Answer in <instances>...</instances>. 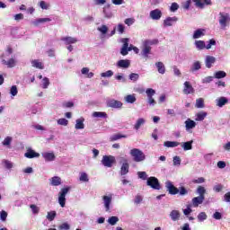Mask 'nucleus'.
I'll use <instances>...</instances> for the list:
<instances>
[{
  "label": "nucleus",
  "instance_id": "ddd939ff",
  "mask_svg": "<svg viewBox=\"0 0 230 230\" xmlns=\"http://www.w3.org/2000/svg\"><path fill=\"white\" fill-rule=\"evenodd\" d=\"M129 165H128V160L123 159L122 160V165L120 168V175H127L128 173Z\"/></svg>",
  "mask_w": 230,
  "mask_h": 230
},
{
  "label": "nucleus",
  "instance_id": "5fc2aeb1",
  "mask_svg": "<svg viewBox=\"0 0 230 230\" xmlns=\"http://www.w3.org/2000/svg\"><path fill=\"white\" fill-rule=\"evenodd\" d=\"M129 80H132L133 82H137V80H139V74L131 73L129 75Z\"/></svg>",
  "mask_w": 230,
  "mask_h": 230
},
{
  "label": "nucleus",
  "instance_id": "72a5a7b5",
  "mask_svg": "<svg viewBox=\"0 0 230 230\" xmlns=\"http://www.w3.org/2000/svg\"><path fill=\"white\" fill-rule=\"evenodd\" d=\"M195 46L197 49L202 50L206 49V42H204V40H196Z\"/></svg>",
  "mask_w": 230,
  "mask_h": 230
},
{
  "label": "nucleus",
  "instance_id": "680f3d73",
  "mask_svg": "<svg viewBox=\"0 0 230 230\" xmlns=\"http://www.w3.org/2000/svg\"><path fill=\"white\" fill-rule=\"evenodd\" d=\"M30 208L34 215H38L39 211H40V209L39 208V207H37V205L32 204L30 206Z\"/></svg>",
  "mask_w": 230,
  "mask_h": 230
},
{
  "label": "nucleus",
  "instance_id": "58836bf2",
  "mask_svg": "<svg viewBox=\"0 0 230 230\" xmlns=\"http://www.w3.org/2000/svg\"><path fill=\"white\" fill-rule=\"evenodd\" d=\"M93 118H105V119L108 118L107 113L104 111H94L93 113Z\"/></svg>",
  "mask_w": 230,
  "mask_h": 230
},
{
  "label": "nucleus",
  "instance_id": "3c124183",
  "mask_svg": "<svg viewBox=\"0 0 230 230\" xmlns=\"http://www.w3.org/2000/svg\"><path fill=\"white\" fill-rule=\"evenodd\" d=\"M79 181H81L82 182H89V176H87V173L82 172Z\"/></svg>",
  "mask_w": 230,
  "mask_h": 230
},
{
  "label": "nucleus",
  "instance_id": "de8ad7c7",
  "mask_svg": "<svg viewBox=\"0 0 230 230\" xmlns=\"http://www.w3.org/2000/svg\"><path fill=\"white\" fill-rule=\"evenodd\" d=\"M114 72H112V70H108L106 72H103L101 74V76H102V78H111V76H113Z\"/></svg>",
  "mask_w": 230,
  "mask_h": 230
},
{
  "label": "nucleus",
  "instance_id": "338daca9",
  "mask_svg": "<svg viewBox=\"0 0 230 230\" xmlns=\"http://www.w3.org/2000/svg\"><path fill=\"white\" fill-rule=\"evenodd\" d=\"M170 10L172 12H177V10H179V4L177 3H172L171 7H170Z\"/></svg>",
  "mask_w": 230,
  "mask_h": 230
},
{
  "label": "nucleus",
  "instance_id": "8fccbe9b",
  "mask_svg": "<svg viewBox=\"0 0 230 230\" xmlns=\"http://www.w3.org/2000/svg\"><path fill=\"white\" fill-rule=\"evenodd\" d=\"M144 42L149 45V47L155 46L156 44H159V40H146Z\"/></svg>",
  "mask_w": 230,
  "mask_h": 230
},
{
  "label": "nucleus",
  "instance_id": "4d7b16f0",
  "mask_svg": "<svg viewBox=\"0 0 230 230\" xmlns=\"http://www.w3.org/2000/svg\"><path fill=\"white\" fill-rule=\"evenodd\" d=\"M4 146H10L12 145V137H7L3 141Z\"/></svg>",
  "mask_w": 230,
  "mask_h": 230
},
{
  "label": "nucleus",
  "instance_id": "774afa93",
  "mask_svg": "<svg viewBox=\"0 0 230 230\" xmlns=\"http://www.w3.org/2000/svg\"><path fill=\"white\" fill-rule=\"evenodd\" d=\"M137 175L139 179H143V181H146V172H138Z\"/></svg>",
  "mask_w": 230,
  "mask_h": 230
},
{
  "label": "nucleus",
  "instance_id": "a878e982",
  "mask_svg": "<svg viewBox=\"0 0 230 230\" xmlns=\"http://www.w3.org/2000/svg\"><path fill=\"white\" fill-rule=\"evenodd\" d=\"M49 181L51 186H60V184H62V178L54 176L49 180Z\"/></svg>",
  "mask_w": 230,
  "mask_h": 230
},
{
  "label": "nucleus",
  "instance_id": "6e6552de",
  "mask_svg": "<svg viewBox=\"0 0 230 230\" xmlns=\"http://www.w3.org/2000/svg\"><path fill=\"white\" fill-rule=\"evenodd\" d=\"M146 94L147 95V103H149V105H155V100L154 99L155 90L148 88L146 91Z\"/></svg>",
  "mask_w": 230,
  "mask_h": 230
},
{
  "label": "nucleus",
  "instance_id": "9d476101",
  "mask_svg": "<svg viewBox=\"0 0 230 230\" xmlns=\"http://www.w3.org/2000/svg\"><path fill=\"white\" fill-rule=\"evenodd\" d=\"M107 107H110L111 109H121L123 107V102L112 99L107 102Z\"/></svg>",
  "mask_w": 230,
  "mask_h": 230
},
{
  "label": "nucleus",
  "instance_id": "dca6fc26",
  "mask_svg": "<svg viewBox=\"0 0 230 230\" xmlns=\"http://www.w3.org/2000/svg\"><path fill=\"white\" fill-rule=\"evenodd\" d=\"M102 200L104 202L106 211H109V209H111V203L112 202V195L103 196Z\"/></svg>",
  "mask_w": 230,
  "mask_h": 230
},
{
  "label": "nucleus",
  "instance_id": "4c0bfd02",
  "mask_svg": "<svg viewBox=\"0 0 230 230\" xmlns=\"http://www.w3.org/2000/svg\"><path fill=\"white\" fill-rule=\"evenodd\" d=\"M84 119H76V123H75V128L76 130H82L83 128H85V126L84 125Z\"/></svg>",
  "mask_w": 230,
  "mask_h": 230
},
{
  "label": "nucleus",
  "instance_id": "393cba45",
  "mask_svg": "<svg viewBox=\"0 0 230 230\" xmlns=\"http://www.w3.org/2000/svg\"><path fill=\"white\" fill-rule=\"evenodd\" d=\"M195 127H197V123L194 120H192L191 119H188L185 121L186 130H191V128H195Z\"/></svg>",
  "mask_w": 230,
  "mask_h": 230
},
{
  "label": "nucleus",
  "instance_id": "412c9836",
  "mask_svg": "<svg viewBox=\"0 0 230 230\" xmlns=\"http://www.w3.org/2000/svg\"><path fill=\"white\" fill-rule=\"evenodd\" d=\"M2 64H4V66H6L9 68H12V67H15L17 61H15L14 58H10L8 60L2 59Z\"/></svg>",
  "mask_w": 230,
  "mask_h": 230
},
{
  "label": "nucleus",
  "instance_id": "69168bd1",
  "mask_svg": "<svg viewBox=\"0 0 230 230\" xmlns=\"http://www.w3.org/2000/svg\"><path fill=\"white\" fill-rule=\"evenodd\" d=\"M222 190H224V185H222V184H217V185L214 186V191H216V193H220V191H222Z\"/></svg>",
  "mask_w": 230,
  "mask_h": 230
},
{
  "label": "nucleus",
  "instance_id": "20e7f679",
  "mask_svg": "<svg viewBox=\"0 0 230 230\" xmlns=\"http://www.w3.org/2000/svg\"><path fill=\"white\" fill-rule=\"evenodd\" d=\"M71 187H65L61 189L58 196V203L61 208H66V196L69 193Z\"/></svg>",
  "mask_w": 230,
  "mask_h": 230
},
{
  "label": "nucleus",
  "instance_id": "a211bd4d",
  "mask_svg": "<svg viewBox=\"0 0 230 230\" xmlns=\"http://www.w3.org/2000/svg\"><path fill=\"white\" fill-rule=\"evenodd\" d=\"M169 217L172 222H177V220L181 219V212L179 210H172L169 214Z\"/></svg>",
  "mask_w": 230,
  "mask_h": 230
},
{
  "label": "nucleus",
  "instance_id": "052dcab7",
  "mask_svg": "<svg viewBox=\"0 0 230 230\" xmlns=\"http://www.w3.org/2000/svg\"><path fill=\"white\" fill-rule=\"evenodd\" d=\"M211 46H217V41L215 40H209L208 44L205 48L206 49H211Z\"/></svg>",
  "mask_w": 230,
  "mask_h": 230
},
{
  "label": "nucleus",
  "instance_id": "423d86ee",
  "mask_svg": "<svg viewBox=\"0 0 230 230\" xmlns=\"http://www.w3.org/2000/svg\"><path fill=\"white\" fill-rule=\"evenodd\" d=\"M115 163H116V157H114L112 155H103L102 156V164L106 168H112V164H114Z\"/></svg>",
  "mask_w": 230,
  "mask_h": 230
},
{
  "label": "nucleus",
  "instance_id": "e2e57ef3",
  "mask_svg": "<svg viewBox=\"0 0 230 230\" xmlns=\"http://www.w3.org/2000/svg\"><path fill=\"white\" fill-rule=\"evenodd\" d=\"M7 217H8V213H7L6 211L2 210V211L0 212V218H1V220H2L3 222L6 221Z\"/></svg>",
  "mask_w": 230,
  "mask_h": 230
},
{
  "label": "nucleus",
  "instance_id": "cd10ccee",
  "mask_svg": "<svg viewBox=\"0 0 230 230\" xmlns=\"http://www.w3.org/2000/svg\"><path fill=\"white\" fill-rule=\"evenodd\" d=\"M208 116V112L206 111H199L196 114V121H204L206 119V117Z\"/></svg>",
  "mask_w": 230,
  "mask_h": 230
},
{
  "label": "nucleus",
  "instance_id": "c756f323",
  "mask_svg": "<svg viewBox=\"0 0 230 230\" xmlns=\"http://www.w3.org/2000/svg\"><path fill=\"white\" fill-rule=\"evenodd\" d=\"M206 30L204 29H198L193 33V39H200V37H204Z\"/></svg>",
  "mask_w": 230,
  "mask_h": 230
},
{
  "label": "nucleus",
  "instance_id": "f3484780",
  "mask_svg": "<svg viewBox=\"0 0 230 230\" xmlns=\"http://www.w3.org/2000/svg\"><path fill=\"white\" fill-rule=\"evenodd\" d=\"M117 66L122 69H128L130 67V60L128 59H120L117 62Z\"/></svg>",
  "mask_w": 230,
  "mask_h": 230
},
{
  "label": "nucleus",
  "instance_id": "4468645a",
  "mask_svg": "<svg viewBox=\"0 0 230 230\" xmlns=\"http://www.w3.org/2000/svg\"><path fill=\"white\" fill-rule=\"evenodd\" d=\"M150 17L153 21H159L163 17V13L159 9H155L150 12Z\"/></svg>",
  "mask_w": 230,
  "mask_h": 230
},
{
  "label": "nucleus",
  "instance_id": "0eeeda50",
  "mask_svg": "<svg viewBox=\"0 0 230 230\" xmlns=\"http://www.w3.org/2000/svg\"><path fill=\"white\" fill-rule=\"evenodd\" d=\"M230 22V15L229 13H219V24L221 28H226L227 24Z\"/></svg>",
  "mask_w": 230,
  "mask_h": 230
},
{
  "label": "nucleus",
  "instance_id": "4be33fe9",
  "mask_svg": "<svg viewBox=\"0 0 230 230\" xmlns=\"http://www.w3.org/2000/svg\"><path fill=\"white\" fill-rule=\"evenodd\" d=\"M177 21H179V18H177L176 16L168 17L164 20V26H173V22H177Z\"/></svg>",
  "mask_w": 230,
  "mask_h": 230
},
{
  "label": "nucleus",
  "instance_id": "f704fd0d",
  "mask_svg": "<svg viewBox=\"0 0 230 230\" xmlns=\"http://www.w3.org/2000/svg\"><path fill=\"white\" fill-rule=\"evenodd\" d=\"M136 94H128L125 97L127 103H136Z\"/></svg>",
  "mask_w": 230,
  "mask_h": 230
},
{
  "label": "nucleus",
  "instance_id": "37998d69",
  "mask_svg": "<svg viewBox=\"0 0 230 230\" xmlns=\"http://www.w3.org/2000/svg\"><path fill=\"white\" fill-rule=\"evenodd\" d=\"M202 67V66L200 65V61H196L193 63L192 67L190 68V71L195 72V71H199V69H200Z\"/></svg>",
  "mask_w": 230,
  "mask_h": 230
},
{
  "label": "nucleus",
  "instance_id": "f03ea898",
  "mask_svg": "<svg viewBox=\"0 0 230 230\" xmlns=\"http://www.w3.org/2000/svg\"><path fill=\"white\" fill-rule=\"evenodd\" d=\"M122 42V48L120 49V55L123 57H127L128 55V51H134L135 53H139V49L137 47H134V45H129L128 42H130V40L128 38H124L121 40Z\"/></svg>",
  "mask_w": 230,
  "mask_h": 230
},
{
  "label": "nucleus",
  "instance_id": "0e129e2a",
  "mask_svg": "<svg viewBox=\"0 0 230 230\" xmlns=\"http://www.w3.org/2000/svg\"><path fill=\"white\" fill-rule=\"evenodd\" d=\"M172 161H173L174 166H181V157L180 156H174Z\"/></svg>",
  "mask_w": 230,
  "mask_h": 230
},
{
  "label": "nucleus",
  "instance_id": "a19ab883",
  "mask_svg": "<svg viewBox=\"0 0 230 230\" xmlns=\"http://www.w3.org/2000/svg\"><path fill=\"white\" fill-rule=\"evenodd\" d=\"M118 222H119V218L116 216H112L108 219V223L111 226H116V224H118Z\"/></svg>",
  "mask_w": 230,
  "mask_h": 230
},
{
  "label": "nucleus",
  "instance_id": "1a4fd4ad",
  "mask_svg": "<svg viewBox=\"0 0 230 230\" xmlns=\"http://www.w3.org/2000/svg\"><path fill=\"white\" fill-rule=\"evenodd\" d=\"M192 3H194L196 8H200L201 10L204 9V7L207 5L213 4V2L211 0H192Z\"/></svg>",
  "mask_w": 230,
  "mask_h": 230
},
{
  "label": "nucleus",
  "instance_id": "6ab92c4d",
  "mask_svg": "<svg viewBox=\"0 0 230 230\" xmlns=\"http://www.w3.org/2000/svg\"><path fill=\"white\" fill-rule=\"evenodd\" d=\"M61 40L65 42L66 46H69V44H76V42H78V40L76 38H73L70 36L63 37L61 38Z\"/></svg>",
  "mask_w": 230,
  "mask_h": 230
},
{
  "label": "nucleus",
  "instance_id": "a18cd8bd",
  "mask_svg": "<svg viewBox=\"0 0 230 230\" xmlns=\"http://www.w3.org/2000/svg\"><path fill=\"white\" fill-rule=\"evenodd\" d=\"M57 217V211H50L47 214V218L49 220V222H53Z\"/></svg>",
  "mask_w": 230,
  "mask_h": 230
},
{
  "label": "nucleus",
  "instance_id": "7c9ffc66",
  "mask_svg": "<svg viewBox=\"0 0 230 230\" xmlns=\"http://www.w3.org/2000/svg\"><path fill=\"white\" fill-rule=\"evenodd\" d=\"M32 67H36V69H44V65L38 59H34L31 61Z\"/></svg>",
  "mask_w": 230,
  "mask_h": 230
},
{
  "label": "nucleus",
  "instance_id": "bf43d9fd",
  "mask_svg": "<svg viewBox=\"0 0 230 230\" xmlns=\"http://www.w3.org/2000/svg\"><path fill=\"white\" fill-rule=\"evenodd\" d=\"M18 93L19 91L17 90V85H13L10 89V94H12V96H17Z\"/></svg>",
  "mask_w": 230,
  "mask_h": 230
},
{
  "label": "nucleus",
  "instance_id": "864d4df0",
  "mask_svg": "<svg viewBox=\"0 0 230 230\" xmlns=\"http://www.w3.org/2000/svg\"><path fill=\"white\" fill-rule=\"evenodd\" d=\"M98 31H101L102 35H105L109 31V27H107V25H102L98 28Z\"/></svg>",
  "mask_w": 230,
  "mask_h": 230
},
{
  "label": "nucleus",
  "instance_id": "f257e3e1",
  "mask_svg": "<svg viewBox=\"0 0 230 230\" xmlns=\"http://www.w3.org/2000/svg\"><path fill=\"white\" fill-rule=\"evenodd\" d=\"M165 188L169 193V195H177L178 193L184 197L188 195V190L184 186H181L179 189L173 185V183L170 181L165 182Z\"/></svg>",
  "mask_w": 230,
  "mask_h": 230
},
{
  "label": "nucleus",
  "instance_id": "49530a36",
  "mask_svg": "<svg viewBox=\"0 0 230 230\" xmlns=\"http://www.w3.org/2000/svg\"><path fill=\"white\" fill-rule=\"evenodd\" d=\"M198 220L199 222H204V220H208V215L206 214V212H200L198 215Z\"/></svg>",
  "mask_w": 230,
  "mask_h": 230
},
{
  "label": "nucleus",
  "instance_id": "473e14b6",
  "mask_svg": "<svg viewBox=\"0 0 230 230\" xmlns=\"http://www.w3.org/2000/svg\"><path fill=\"white\" fill-rule=\"evenodd\" d=\"M193 140L188 141V142H184L181 145V148H183V150L188 151V150H191V148H193Z\"/></svg>",
  "mask_w": 230,
  "mask_h": 230
},
{
  "label": "nucleus",
  "instance_id": "c03bdc74",
  "mask_svg": "<svg viewBox=\"0 0 230 230\" xmlns=\"http://www.w3.org/2000/svg\"><path fill=\"white\" fill-rule=\"evenodd\" d=\"M227 76V74L225 71H217L215 73V78H217L220 80V78H226Z\"/></svg>",
  "mask_w": 230,
  "mask_h": 230
},
{
  "label": "nucleus",
  "instance_id": "6e6d98bb",
  "mask_svg": "<svg viewBox=\"0 0 230 230\" xmlns=\"http://www.w3.org/2000/svg\"><path fill=\"white\" fill-rule=\"evenodd\" d=\"M68 123H69V120L66 119H59L58 120V125H63V127H67Z\"/></svg>",
  "mask_w": 230,
  "mask_h": 230
},
{
  "label": "nucleus",
  "instance_id": "bb28decb",
  "mask_svg": "<svg viewBox=\"0 0 230 230\" xmlns=\"http://www.w3.org/2000/svg\"><path fill=\"white\" fill-rule=\"evenodd\" d=\"M229 103V100L226 97H219L217 99V106L224 107V105Z\"/></svg>",
  "mask_w": 230,
  "mask_h": 230
},
{
  "label": "nucleus",
  "instance_id": "2eb2a0df",
  "mask_svg": "<svg viewBox=\"0 0 230 230\" xmlns=\"http://www.w3.org/2000/svg\"><path fill=\"white\" fill-rule=\"evenodd\" d=\"M24 157H27V159H35V157H40V154L35 152L33 149H28L24 154Z\"/></svg>",
  "mask_w": 230,
  "mask_h": 230
},
{
  "label": "nucleus",
  "instance_id": "5701e85b",
  "mask_svg": "<svg viewBox=\"0 0 230 230\" xmlns=\"http://www.w3.org/2000/svg\"><path fill=\"white\" fill-rule=\"evenodd\" d=\"M155 66L157 68L158 73L160 75H164L166 73V66H164V64L161 61L155 63Z\"/></svg>",
  "mask_w": 230,
  "mask_h": 230
},
{
  "label": "nucleus",
  "instance_id": "e433bc0d",
  "mask_svg": "<svg viewBox=\"0 0 230 230\" xmlns=\"http://www.w3.org/2000/svg\"><path fill=\"white\" fill-rule=\"evenodd\" d=\"M144 123H146L145 119H143V118L138 119L137 120L135 126H134L135 130H139V128H141V126H142Z\"/></svg>",
  "mask_w": 230,
  "mask_h": 230
},
{
  "label": "nucleus",
  "instance_id": "39448f33",
  "mask_svg": "<svg viewBox=\"0 0 230 230\" xmlns=\"http://www.w3.org/2000/svg\"><path fill=\"white\" fill-rule=\"evenodd\" d=\"M146 184L153 190H161V183L159 182V180L155 176L147 178Z\"/></svg>",
  "mask_w": 230,
  "mask_h": 230
},
{
  "label": "nucleus",
  "instance_id": "603ef678",
  "mask_svg": "<svg viewBox=\"0 0 230 230\" xmlns=\"http://www.w3.org/2000/svg\"><path fill=\"white\" fill-rule=\"evenodd\" d=\"M48 87H49V78L44 77L42 80V88L48 89Z\"/></svg>",
  "mask_w": 230,
  "mask_h": 230
},
{
  "label": "nucleus",
  "instance_id": "b1692460",
  "mask_svg": "<svg viewBox=\"0 0 230 230\" xmlns=\"http://www.w3.org/2000/svg\"><path fill=\"white\" fill-rule=\"evenodd\" d=\"M216 58L213 56H208L206 58V67H208V69H211L213 64H215L216 62Z\"/></svg>",
  "mask_w": 230,
  "mask_h": 230
},
{
  "label": "nucleus",
  "instance_id": "2f4dec72",
  "mask_svg": "<svg viewBox=\"0 0 230 230\" xmlns=\"http://www.w3.org/2000/svg\"><path fill=\"white\" fill-rule=\"evenodd\" d=\"M42 156L44 157L45 161H55V154L54 153H43Z\"/></svg>",
  "mask_w": 230,
  "mask_h": 230
},
{
  "label": "nucleus",
  "instance_id": "c85d7f7f",
  "mask_svg": "<svg viewBox=\"0 0 230 230\" xmlns=\"http://www.w3.org/2000/svg\"><path fill=\"white\" fill-rule=\"evenodd\" d=\"M181 143L176 141H165L164 143V146H166L167 148H175L176 146H179Z\"/></svg>",
  "mask_w": 230,
  "mask_h": 230
},
{
  "label": "nucleus",
  "instance_id": "aec40b11",
  "mask_svg": "<svg viewBox=\"0 0 230 230\" xmlns=\"http://www.w3.org/2000/svg\"><path fill=\"white\" fill-rule=\"evenodd\" d=\"M206 197L198 196L192 199V206L193 208H199L202 202H204V199Z\"/></svg>",
  "mask_w": 230,
  "mask_h": 230
},
{
  "label": "nucleus",
  "instance_id": "f8f14e48",
  "mask_svg": "<svg viewBox=\"0 0 230 230\" xmlns=\"http://www.w3.org/2000/svg\"><path fill=\"white\" fill-rule=\"evenodd\" d=\"M151 52H152V47H150L144 41L142 46V51H141L143 57H145V58H148V55H150Z\"/></svg>",
  "mask_w": 230,
  "mask_h": 230
},
{
  "label": "nucleus",
  "instance_id": "79ce46f5",
  "mask_svg": "<svg viewBox=\"0 0 230 230\" xmlns=\"http://www.w3.org/2000/svg\"><path fill=\"white\" fill-rule=\"evenodd\" d=\"M127 135L115 134L110 137V141H118V139L125 138Z\"/></svg>",
  "mask_w": 230,
  "mask_h": 230
},
{
  "label": "nucleus",
  "instance_id": "ea45409f",
  "mask_svg": "<svg viewBox=\"0 0 230 230\" xmlns=\"http://www.w3.org/2000/svg\"><path fill=\"white\" fill-rule=\"evenodd\" d=\"M195 107L197 109H204L205 105H204V99L203 98H199L196 100V104Z\"/></svg>",
  "mask_w": 230,
  "mask_h": 230
},
{
  "label": "nucleus",
  "instance_id": "09e8293b",
  "mask_svg": "<svg viewBox=\"0 0 230 230\" xmlns=\"http://www.w3.org/2000/svg\"><path fill=\"white\" fill-rule=\"evenodd\" d=\"M197 193L199 194V197H206V188L199 186L197 189Z\"/></svg>",
  "mask_w": 230,
  "mask_h": 230
},
{
  "label": "nucleus",
  "instance_id": "c9c22d12",
  "mask_svg": "<svg viewBox=\"0 0 230 230\" xmlns=\"http://www.w3.org/2000/svg\"><path fill=\"white\" fill-rule=\"evenodd\" d=\"M42 22H51V19L50 18H39L38 20H36L33 22V24H34V26H39V24H40Z\"/></svg>",
  "mask_w": 230,
  "mask_h": 230
},
{
  "label": "nucleus",
  "instance_id": "9b49d317",
  "mask_svg": "<svg viewBox=\"0 0 230 230\" xmlns=\"http://www.w3.org/2000/svg\"><path fill=\"white\" fill-rule=\"evenodd\" d=\"M183 93L184 94H195V88L191 85V83L186 81L184 83Z\"/></svg>",
  "mask_w": 230,
  "mask_h": 230
},
{
  "label": "nucleus",
  "instance_id": "7ed1b4c3",
  "mask_svg": "<svg viewBox=\"0 0 230 230\" xmlns=\"http://www.w3.org/2000/svg\"><path fill=\"white\" fill-rule=\"evenodd\" d=\"M130 155L133 157V161H135V163H141L146 159L145 153L137 148L131 149Z\"/></svg>",
  "mask_w": 230,
  "mask_h": 230
},
{
  "label": "nucleus",
  "instance_id": "13d9d810",
  "mask_svg": "<svg viewBox=\"0 0 230 230\" xmlns=\"http://www.w3.org/2000/svg\"><path fill=\"white\" fill-rule=\"evenodd\" d=\"M59 230H70L71 229V226H69V224L67 223H63L58 226Z\"/></svg>",
  "mask_w": 230,
  "mask_h": 230
}]
</instances>
